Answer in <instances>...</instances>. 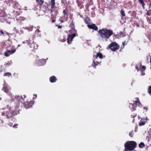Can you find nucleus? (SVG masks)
I'll return each mask as SVG.
<instances>
[{
    "label": "nucleus",
    "mask_w": 151,
    "mask_h": 151,
    "mask_svg": "<svg viewBox=\"0 0 151 151\" xmlns=\"http://www.w3.org/2000/svg\"><path fill=\"white\" fill-rule=\"evenodd\" d=\"M98 33L102 40H106L113 34V31L112 30L108 29L106 28L99 30Z\"/></svg>",
    "instance_id": "obj_1"
},
{
    "label": "nucleus",
    "mask_w": 151,
    "mask_h": 151,
    "mask_svg": "<svg viewBox=\"0 0 151 151\" xmlns=\"http://www.w3.org/2000/svg\"><path fill=\"white\" fill-rule=\"evenodd\" d=\"M18 112L17 111L15 110H12L10 108L8 110L4 111L1 113V115L2 116H5L6 118L10 119L12 121H15L16 119L14 116L18 114Z\"/></svg>",
    "instance_id": "obj_2"
},
{
    "label": "nucleus",
    "mask_w": 151,
    "mask_h": 151,
    "mask_svg": "<svg viewBox=\"0 0 151 151\" xmlns=\"http://www.w3.org/2000/svg\"><path fill=\"white\" fill-rule=\"evenodd\" d=\"M137 143L134 141H128L124 144L125 150L129 151L133 150L136 147Z\"/></svg>",
    "instance_id": "obj_3"
},
{
    "label": "nucleus",
    "mask_w": 151,
    "mask_h": 151,
    "mask_svg": "<svg viewBox=\"0 0 151 151\" xmlns=\"http://www.w3.org/2000/svg\"><path fill=\"white\" fill-rule=\"evenodd\" d=\"M119 45L116 42H114L111 43L107 48L109 49L113 52H115L119 49Z\"/></svg>",
    "instance_id": "obj_4"
},
{
    "label": "nucleus",
    "mask_w": 151,
    "mask_h": 151,
    "mask_svg": "<svg viewBox=\"0 0 151 151\" xmlns=\"http://www.w3.org/2000/svg\"><path fill=\"white\" fill-rule=\"evenodd\" d=\"M137 104H138V105H139L140 104H141V103L138 98L136 99V100L134 104H130V106H132L131 109L132 111H134L136 110Z\"/></svg>",
    "instance_id": "obj_5"
},
{
    "label": "nucleus",
    "mask_w": 151,
    "mask_h": 151,
    "mask_svg": "<svg viewBox=\"0 0 151 151\" xmlns=\"http://www.w3.org/2000/svg\"><path fill=\"white\" fill-rule=\"evenodd\" d=\"M33 102L32 101L25 102L24 103V107L26 108H29L32 106Z\"/></svg>",
    "instance_id": "obj_6"
},
{
    "label": "nucleus",
    "mask_w": 151,
    "mask_h": 151,
    "mask_svg": "<svg viewBox=\"0 0 151 151\" xmlns=\"http://www.w3.org/2000/svg\"><path fill=\"white\" fill-rule=\"evenodd\" d=\"M76 36V34L73 33L72 35H69L67 39V42L68 44H70L71 43L72 39Z\"/></svg>",
    "instance_id": "obj_7"
},
{
    "label": "nucleus",
    "mask_w": 151,
    "mask_h": 151,
    "mask_svg": "<svg viewBox=\"0 0 151 151\" xmlns=\"http://www.w3.org/2000/svg\"><path fill=\"white\" fill-rule=\"evenodd\" d=\"M29 45L32 49V50L34 49H37L38 47V45L33 42L31 43H30Z\"/></svg>",
    "instance_id": "obj_8"
},
{
    "label": "nucleus",
    "mask_w": 151,
    "mask_h": 151,
    "mask_svg": "<svg viewBox=\"0 0 151 151\" xmlns=\"http://www.w3.org/2000/svg\"><path fill=\"white\" fill-rule=\"evenodd\" d=\"M87 26L90 29H93L95 31L98 30V28L96 24H88Z\"/></svg>",
    "instance_id": "obj_9"
},
{
    "label": "nucleus",
    "mask_w": 151,
    "mask_h": 151,
    "mask_svg": "<svg viewBox=\"0 0 151 151\" xmlns=\"http://www.w3.org/2000/svg\"><path fill=\"white\" fill-rule=\"evenodd\" d=\"M26 18L23 17H19L18 18H17V22L19 24L22 23V22L25 20Z\"/></svg>",
    "instance_id": "obj_10"
},
{
    "label": "nucleus",
    "mask_w": 151,
    "mask_h": 151,
    "mask_svg": "<svg viewBox=\"0 0 151 151\" xmlns=\"http://www.w3.org/2000/svg\"><path fill=\"white\" fill-rule=\"evenodd\" d=\"M9 34H7V35L9 36V38L8 40L9 41H11L12 40H14L16 36V35L14 33H12L10 34L8 33Z\"/></svg>",
    "instance_id": "obj_11"
},
{
    "label": "nucleus",
    "mask_w": 151,
    "mask_h": 151,
    "mask_svg": "<svg viewBox=\"0 0 151 151\" xmlns=\"http://www.w3.org/2000/svg\"><path fill=\"white\" fill-rule=\"evenodd\" d=\"M55 4V0H51V8L49 10L50 11V14H52L53 12V9L54 8Z\"/></svg>",
    "instance_id": "obj_12"
},
{
    "label": "nucleus",
    "mask_w": 151,
    "mask_h": 151,
    "mask_svg": "<svg viewBox=\"0 0 151 151\" xmlns=\"http://www.w3.org/2000/svg\"><path fill=\"white\" fill-rule=\"evenodd\" d=\"M50 81L51 83H54L56 81L57 79L54 76H52L50 77Z\"/></svg>",
    "instance_id": "obj_13"
},
{
    "label": "nucleus",
    "mask_w": 151,
    "mask_h": 151,
    "mask_svg": "<svg viewBox=\"0 0 151 151\" xmlns=\"http://www.w3.org/2000/svg\"><path fill=\"white\" fill-rule=\"evenodd\" d=\"M2 90L5 93H8L9 92V89L7 85H4L2 88Z\"/></svg>",
    "instance_id": "obj_14"
},
{
    "label": "nucleus",
    "mask_w": 151,
    "mask_h": 151,
    "mask_svg": "<svg viewBox=\"0 0 151 151\" xmlns=\"http://www.w3.org/2000/svg\"><path fill=\"white\" fill-rule=\"evenodd\" d=\"M6 34L7 35L9 34L8 32L4 30V31L2 29H0V36H4L6 35Z\"/></svg>",
    "instance_id": "obj_15"
},
{
    "label": "nucleus",
    "mask_w": 151,
    "mask_h": 151,
    "mask_svg": "<svg viewBox=\"0 0 151 151\" xmlns=\"http://www.w3.org/2000/svg\"><path fill=\"white\" fill-rule=\"evenodd\" d=\"M146 139H148L147 143V146L146 147V148H147L148 147H149V145L151 146V138H150L149 136H147Z\"/></svg>",
    "instance_id": "obj_16"
},
{
    "label": "nucleus",
    "mask_w": 151,
    "mask_h": 151,
    "mask_svg": "<svg viewBox=\"0 0 151 151\" xmlns=\"http://www.w3.org/2000/svg\"><path fill=\"white\" fill-rule=\"evenodd\" d=\"M8 2L9 3H11L13 4V5L15 7V6L18 4V3L16 2L15 1L13 0H8Z\"/></svg>",
    "instance_id": "obj_17"
},
{
    "label": "nucleus",
    "mask_w": 151,
    "mask_h": 151,
    "mask_svg": "<svg viewBox=\"0 0 151 151\" xmlns=\"http://www.w3.org/2000/svg\"><path fill=\"white\" fill-rule=\"evenodd\" d=\"M99 64V62L98 61L95 62L93 60V63L92 64V66L95 68H96V66Z\"/></svg>",
    "instance_id": "obj_18"
},
{
    "label": "nucleus",
    "mask_w": 151,
    "mask_h": 151,
    "mask_svg": "<svg viewBox=\"0 0 151 151\" xmlns=\"http://www.w3.org/2000/svg\"><path fill=\"white\" fill-rule=\"evenodd\" d=\"M16 49H14L12 50H10L7 49L6 50V52H8L9 54H12L16 52Z\"/></svg>",
    "instance_id": "obj_19"
},
{
    "label": "nucleus",
    "mask_w": 151,
    "mask_h": 151,
    "mask_svg": "<svg viewBox=\"0 0 151 151\" xmlns=\"http://www.w3.org/2000/svg\"><path fill=\"white\" fill-rule=\"evenodd\" d=\"M125 5L127 7H128L129 8H131L132 7V3L131 1H129L128 3H127Z\"/></svg>",
    "instance_id": "obj_20"
},
{
    "label": "nucleus",
    "mask_w": 151,
    "mask_h": 151,
    "mask_svg": "<svg viewBox=\"0 0 151 151\" xmlns=\"http://www.w3.org/2000/svg\"><path fill=\"white\" fill-rule=\"evenodd\" d=\"M84 22L87 24H89L90 22V20L89 17L87 16L85 19L84 20Z\"/></svg>",
    "instance_id": "obj_21"
},
{
    "label": "nucleus",
    "mask_w": 151,
    "mask_h": 151,
    "mask_svg": "<svg viewBox=\"0 0 151 151\" xmlns=\"http://www.w3.org/2000/svg\"><path fill=\"white\" fill-rule=\"evenodd\" d=\"M98 57H99L100 59L102 58H103V56L102 53L100 52H98L96 54V58H97Z\"/></svg>",
    "instance_id": "obj_22"
},
{
    "label": "nucleus",
    "mask_w": 151,
    "mask_h": 151,
    "mask_svg": "<svg viewBox=\"0 0 151 151\" xmlns=\"http://www.w3.org/2000/svg\"><path fill=\"white\" fill-rule=\"evenodd\" d=\"M37 2L40 5V7H42V4L44 2L43 0H36Z\"/></svg>",
    "instance_id": "obj_23"
},
{
    "label": "nucleus",
    "mask_w": 151,
    "mask_h": 151,
    "mask_svg": "<svg viewBox=\"0 0 151 151\" xmlns=\"http://www.w3.org/2000/svg\"><path fill=\"white\" fill-rule=\"evenodd\" d=\"M139 3L142 5L143 8H145V4L143 0H138Z\"/></svg>",
    "instance_id": "obj_24"
},
{
    "label": "nucleus",
    "mask_w": 151,
    "mask_h": 151,
    "mask_svg": "<svg viewBox=\"0 0 151 151\" xmlns=\"http://www.w3.org/2000/svg\"><path fill=\"white\" fill-rule=\"evenodd\" d=\"M5 16V14L3 11H0V19H1V17H4Z\"/></svg>",
    "instance_id": "obj_25"
},
{
    "label": "nucleus",
    "mask_w": 151,
    "mask_h": 151,
    "mask_svg": "<svg viewBox=\"0 0 151 151\" xmlns=\"http://www.w3.org/2000/svg\"><path fill=\"white\" fill-rule=\"evenodd\" d=\"M76 3L78 4V6L81 9L82 8V6L81 4V3L80 1H79L78 0H77L76 1Z\"/></svg>",
    "instance_id": "obj_26"
},
{
    "label": "nucleus",
    "mask_w": 151,
    "mask_h": 151,
    "mask_svg": "<svg viewBox=\"0 0 151 151\" xmlns=\"http://www.w3.org/2000/svg\"><path fill=\"white\" fill-rule=\"evenodd\" d=\"M14 12V15L15 17H16L18 15H19L21 13V12L19 11H16L15 12Z\"/></svg>",
    "instance_id": "obj_27"
},
{
    "label": "nucleus",
    "mask_w": 151,
    "mask_h": 151,
    "mask_svg": "<svg viewBox=\"0 0 151 151\" xmlns=\"http://www.w3.org/2000/svg\"><path fill=\"white\" fill-rule=\"evenodd\" d=\"M120 14L122 17H124L125 16L124 11L122 9L121 10Z\"/></svg>",
    "instance_id": "obj_28"
},
{
    "label": "nucleus",
    "mask_w": 151,
    "mask_h": 151,
    "mask_svg": "<svg viewBox=\"0 0 151 151\" xmlns=\"http://www.w3.org/2000/svg\"><path fill=\"white\" fill-rule=\"evenodd\" d=\"M145 146L144 144L142 142H141L139 145V147L140 148H143Z\"/></svg>",
    "instance_id": "obj_29"
},
{
    "label": "nucleus",
    "mask_w": 151,
    "mask_h": 151,
    "mask_svg": "<svg viewBox=\"0 0 151 151\" xmlns=\"http://www.w3.org/2000/svg\"><path fill=\"white\" fill-rule=\"evenodd\" d=\"M25 29H27L29 31H32V30L33 28L32 26L26 27L24 28Z\"/></svg>",
    "instance_id": "obj_30"
},
{
    "label": "nucleus",
    "mask_w": 151,
    "mask_h": 151,
    "mask_svg": "<svg viewBox=\"0 0 151 151\" xmlns=\"http://www.w3.org/2000/svg\"><path fill=\"white\" fill-rule=\"evenodd\" d=\"M136 12L134 11H133L132 12L131 16L133 17H136Z\"/></svg>",
    "instance_id": "obj_31"
},
{
    "label": "nucleus",
    "mask_w": 151,
    "mask_h": 151,
    "mask_svg": "<svg viewBox=\"0 0 151 151\" xmlns=\"http://www.w3.org/2000/svg\"><path fill=\"white\" fill-rule=\"evenodd\" d=\"M39 61L40 62H41V63L42 62L43 63V64H42V65L45 64L46 63V60H45L44 59H42L41 60H40Z\"/></svg>",
    "instance_id": "obj_32"
},
{
    "label": "nucleus",
    "mask_w": 151,
    "mask_h": 151,
    "mask_svg": "<svg viewBox=\"0 0 151 151\" xmlns=\"http://www.w3.org/2000/svg\"><path fill=\"white\" fill-rule=\"evenodd\" d=\"M30 43V41L29 40H26L24 41L23 42V44H26L29 45V43Z\"/></svg>",
    "instance_id": "obj_33"
},
{
    "label": "nucleus",
    "mask_w": 151,
    "mask_h": 151,
    "mask_svg": "<svg viewBox=\"0 0 151 151\" xmlns=\"http://www.w3.org/2000/svg\"><path fill=\"white\" fill-rule=\"evenodd\" d=\"M148 91L149 94L151 95V86L148 87Z\"/></svg>",
    "instance_id": "obj_34"
},
{
    "label": "nucleus",
    "mask_w": 151,
    "mask_h": 151,
    "mask_svg": "<svg viewBox=\"0 0 151 151\" xmlns=\"http://www.w3.org/2000/svg\"><path fill=\"white\" fill-rule=\"evenodd\" d=\"M4 76H7L8 77H10L12 76V75L10 73L8 72L5 73L4 74Z\"/></svg>",
    "instance_id": "obj_35"
},
{
    "label": "nucleus",
    "mask_w": 151,
    "mask_h": 151,
    "mask_svg": "<svg viewBox=\"0 0 151 151\" xmlns=\"http://www.w3.org/2000/svg\"><path fill=\"white\" fill-rule=\"evenodd\" d=\"M67 12L68 11L66 9H64L63 10V13L64 15H67Z\"/></svg>",
    "instance_id": "obj_36"
},
{
    "label": "nucleus",
    "mask_w": 151,
    "mask_h": 151,
    "mask_svg": "<svg viewBox=\"0 0 151 151\" xmlns=\"http://www.w3.org/2000/svg\"><path fill=\"white\" fill-rule=\"evenodd\" d=\"M51 19V22L53 23H55L56 20L55 19V17H52Z\"/></svg>",
    "instance_id": "obj_37"
},
{
    "label": "nucleus",
    "mask_w": 151,
    "mask_h": 151,
    "mask_svg": "<svg viewBox=\"0 0 151 151\" xmlns=\"http://www.w3.org/2000/svg\"><path fill=\"white\" fill-rule=\"evenodd\" d=\"M133 131L132 130L129 134V136L131 137H132L133 135Z\"/></svg>",
    "instance_id": "obj_38"
},
{
    "label": "nucleus",
    "mask_w": 151,
    "mask_h": 151,
    "mask_svg": "<svg viewBox=\"0 0 151 151\" xmlns=\"http://www.w3.org/2000/svg\"><path fill=\"white\" fill-rule=\"evenodd\" d=\"M146 19L148 22L151 24V19H150L149 17H147Z\"/></svg>",
    "instance_id": "obj_39"
},
{
    "label": "nucleus",
    "mask_w": 151,
    "mask_h": 151,
    "mask_svg": "<svg viewBox=\"0 0 151 151\" xmlns=\"http://www.w3.org/2000/svg\"><path fill=\"white\" fill-rule=\"evenodd\" d=\"M70 26L72 28L74 29L75 28L74 24L73 23H71L70 25Z\"/></svg>",
    "instance_id": "obj_40"
},
{
    "label": "nucleus",
    "mask_w": 151,
    "mask_h": 151,
    "mask_svg": "<svg viewBox=\"0 0 151 151\" xmlns=\"http://www.w3.org/2000/svg\"><path fill=\"white\" fill-rule=\"evenodd\" d=\"M141 69L142 71H144L146 69L145 66L144 65L142 66L141 67Z\"/></svg>",
    "instance_id": "obj_41"
},
{
    "label": "nucleus",
    "mask_w": 151,
    "mask_h": 151,
    "mask_svg": "<svg viewBox=\"0 0 151 151\" xmlns=\"http://www.w3.org/2000/svg\"><path fill=\"white\" fill-rule=\"evenodd\" d=\"M137 115L136 114L134 113L131 115V116L132 118H134Z\"/></svg>",
    "instance_id": "obj_42"
},
{
    "label": "nucleus",
    "mask_w": 151,
    "mask_h": 151,
    "mask_svg": "<svg viewBox=\"0 0 151 151\" xmlns=\"http://www.w3.org/2000/svg\"><path fill=\"white\" fill-rule=\"evenodd\" d=\"M145 122H141L139 123V125L140 126H143V125H145Z\"/></svg>",
    "instance_id": "obj_43"
},
{
    "label": "nucleus",
    "mask_w": 151,
    "mask_h": 151,
    "mask_svg": "<svg viewBox=\"0 0 151 151\" xmlns=\"http://www.w3.org/2000/svg\"><path fill=\"white\" fill-rule=\"evenodd\" d=\"M60 41L62 42H65L66 41V39L65 38L63 37L62 39H60Z\"/></svg>",
    "instance_id": "obj_44"
},
{
    "label": "nucleus",
    "mask_w": 151,
    "mask_h": 151,
    "mask_svg": "<svg viewBox=\"0 0 151 151\" xmlns=\"http://www.w3.org/2000/svg\"><path fill=\"white\" fill-rule=\"evenodd\" d=\"M40 32V31L39 29H37L35 31V32L37 34V35H40L39 33Z\"/></svg>",
    "instance_id": "obj_45"
},
{
    "label": "nucleus",
    "mask_w": 151,
    "mask_h": 151,
    "mask_svg": "<svg viewBox=\"0 0 151 151\" xmlns=\"http://www.w3.org/2000/svg\"><path fill=\"white\" fill-rule=\"evenodd\" d=\"M18 124H14L13 126V128H17V126H18Z\"/></svg>",
    "instance_id": "obj_46"
},
{
    "label": "nucleus",
    "mask_w": 151,
    "mask_h": 151,
    "mask_svg": "<svg viewBox=\"0 0 151 151\" xmlns=\"http://www.w3.org/2000/svg\"><path fill=\"white\" fill-rule=\"evenodd\" d=\"M8 53L6 52L5 53V56L6 57L9 56V54H8Z\"/></svg>",
    "instance_id": "obj_47"
},
{
    "label": "nucleus",
    "mask_w": 151,
    "mask_h": 151,
    "mask_svg": "<svg viewBox=\"0 0 151 151\" xmlns=\"http://www.w3.org/2000/svg\"><path fill=\"white\" fill-rule=\"evenodd\" d=\"M56 26H57L58 29H61L62 28V27L60 25H56Z\"/></svg>",
    "instance_id": "obj_48"
},
{
    "label": "nucleus",
    "mask_w": 151,
    "mask_h": 151,
    "mask_svg": "<svg viewBox=\"0 0 151 151\" xmlns=\"http://www.w3.org/2000/svg\"><path fill=\"white\" fill-rule=\"evenodd\" d=\"M21 101L22 103V101H24V99L22 97V96H21Z\"/></svg>",
    "instance_id": "obj_49"
},
{
    "label": "nucleus",
    "mask_w": 151,
    "mask_h": 151,
    "mask_svg": "<svg viewBox=\"0 0 151 151\" xmlns=\"http://www.w3.org/2000/svg\"><path fill=\"white\" fill-rule=\"evenodd\" d=\"M146 14H147V16H150L151 15V14L148 12H147Z\"/></svg>",
    "instance_id": "obj_50"
},
{
    "label": "nucleus",
    "mask_w": 151,
    "mask_h": 151,
    "mask_svg": "<svg viewBox=\"0 0 151 151\" xmlns=\"http://www.w3.org/2000/svg\"><path fill=\"white\" fill-rule=\"evenodd\" d=\"M122 45H123V47H122V46L121 47V49H122V48H123L124 47V42H123L122 43Z\"/></svg>",
    "instance_id": "obj_51"
},
{
    "label": "nucleus",
    "mask_w": 151,
    "mask_h": 151,
    "mask_svg": "<svg viewBox=\"0 0 151 151\" xmlns=\"http://www.w3.org/2000/svg\"><path fill=\"white\" fill-rule=\"evenodd\" d=\"M61 2L63 4H65V0H61Z\"/></svg>",
    "instance_id": "obj_52"
},
{
    "label": "nucleus",
    "mask_w": 151,
    "mask_h": 151,
    "mask_svg": "<svg viewBox=\"0 0 151 151\" xmlns=\"http://www.w3.org/2000/svg\"><path fill=\"white\" fill-rule=\"evenodd\" d=\"M136 69L137 70V71H139V68L136 65L135 66Z\"/></svg>",
    "instance_id": "obj_53"
},
{
    "label": "nucleus",
    "mask_w": 151,
    "mask_h": 151,
    "mask_svg": "<svg viewBox=\"0 0 151 151\" xmlns=\"http://www.w3.org/2000/svg\"><path fill=\"white\" fill-rule=\"evenodd\" d=\"M34 95L35 96V97H33V99H35L37 98V94H34Z\"/></svg>",
    "instance_id": "obj_54"
},
{
    "label": "nucleus",
    "mask_w": 151,
    "mask_h": 151,
    "mask_svg": "<svg viewBox=\"0 0 151 151\" xmlns=\"http://www.w3.org/2000/svg\"><path fill=\"white\" fill-rule=\"evenodd\" d=\"M10 65V63H6V64H5L4 65L6 66H9Z\"/></svg>",
    "instance_id": "obj_55"
},
{
    "label": "nucleus",
    "mask_w": 151,
    "mask_h": 151,
    "mask_svg": "<svg viewBox=\"0 0 151 151\" xmlns=\"http://www.w3.org/2000/svg\"><path fill=\"white\" fill-rule=\"evenodd\" d=\"M18 97H19V96H15V98L17 99H18Z\"/></svg>",
    "instance_id": "obj_56"
},
{
    "label": "nucleus",
    "mask_w": 151,
    "mask_h": 151,
    "mask_svg": "<svg viewBox=\"0 0 151 151\" xmlns=\"http://www.w3.org/2000/svg\"><path fill=\"white\" fill-rule=\"evenodd\" d=\"M23 96L24 98H26V96L25 95H24Z\"/></svg>",
    "instance_id": "obj_57"
},
{
    "label": "nucleus",
    "mask_w": 151,
    "mask_h": 151,
    "mask_svg": "<svg viewBox=\"0 0 151 151\" xmlns=\"http://www.w3.org/2000/svg\"><path fill=\"white\" fill-rule=\"evenodd\" d=\"M61 22H64V21L63 20H61Z\"/></svg>",
    "instance_id": "obj_58"
},
{
    "label": "nucleus",
    "mask_w": 151,
    "mask_h": 151,
    "mask_svg": "<svg viewBox=\"0 0 151 151\" xmlns=\"http://www.w3.org/2000/svg\"><path fill=\"white\" fill-rule=\"evenodd\" d=\"M144 109H146V108L145 107H144Z\"/></svg>",
    "instance_id": "obj_59"
},
{
    "label": "nucleus",
    "mask_w": 151,
    "mask_h": 151,
    "mask_svg": "<svg viewBox=\"0 0 151 151\" xmlns=\"http://www.w3.org/2000/svg\"><path fill=\"white\" fill-rule=\"evenodd\" d=\"M151 5V2L150 3V6Z\"/></svg>",
    "instance_id": "obj_60"
},
{
    "label": "nucleus",
    "mask_w": 151,
    "mask_h": 151,
    "mask_svg": "<svg viewBox=\"0 0 151 151\" xmlns=\"http://www.w3.org/2000/svg\"><path fill=\"white\" fill-rule=\"evenodd\" d=\"M123 151H127V150H124Z\"/></svg>",
    "instance_id": "obj_61"
},
{
    "label": "nucleus",
    "mask_w": 151,
    "mask_h": 151,
    "mask_svg": "<svg viewBox=\"0 0 151 151\" xmlns=\"http://www.w3.org/2000/svg\"><path fill=\"white\" fill-rule=\"evenodd\" d=\"M114 36L116 37V36H117V35H115Z\"/></svg>",
    "instance_id": "obj_62"
},
{
    "label": "nucleus",
    "mask_w": 151,
    "mask_h": 151,
    "mask_svg": "<svg viewBox=\"0 0 151 151\" xmlns=\"http://www.w3.org/2000/svg\"><path fill=\"white\" fill-rule=\"evenodd\" d=\"M114 36L116 37V36H117V35H115Z\"/></svg>",
    "instance_id": "obj_63"
},
{
    "label": "nucleus",
    "mask_w": 151,
    "mask_h": 151,
    "mask_svg": "<svg viewBox=\"0 0 151 151\" xmlns=\"http://www.w3.org/2000/svg\"><path fill=\"white\" fill-rule=\"evenodd\" d=\"M134 119L133 120V122H134Z\"/></svg>",
    "instance_id": "obj_64"
}]
</instances>
